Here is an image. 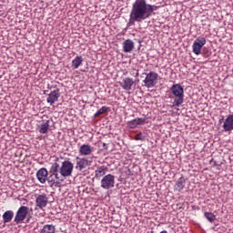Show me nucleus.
Returning <instances> with one entry per match:
<instances>
[{
  "label": "nucleus",
  "instance_id": "a878e982",
  "mask_svg": "<svg viewBox=\"0 0 233 233\" xmlns=\"http://www.w3.org/2000/svg\"><path fill=\"white\" fill-rule=\"evenodd\" d=\"M106 112H110V107L104 106L94 115V117H99V116L106 114Z\"/></svg>",
  "mask_w": 233,
  "mask_h": 233
},
{
  "label": "nucleus",
  "instance_id": "4468645a",
  "mask_svg": "<svg viewBox=\"0 0 233 233\" xmlns=\"http://www.w3.org/2000/svg\"><path fill=\"white\" fill-rule=\"evenodd\" d=\"M145 123H147L146 117H144V118L137 117V118L127 122V127H128V128H137V127L139 125H145Z\"/></svg>",
  "mask_w": 233,
  "mask_h": 233
},
{
  "label": "nucleus",
  "instance_id": "393cba45",
  "mask_svg": "<svg viewBox=\"0 0 233 233\" xmlns=\"http://www.w3.org/2000/svg\"><path fill=\"white\" fill-rule=\"evenodd\" d=\"M106 172V167L105 166H101L95 170V177L98 179V177H103Z\"/></svg>",
  "mask_w": 233,
  "mask_h": 233
},
{
  "label": "nucleus",
  "instance_id": "0eeeda50",
  "mask_svg": "<svg viewBox=\"0 0 233 233\" xmlns=\"http://www.w3.org/2000/svg\"><path fill=\"white\" fill-rule=\"evenodd\" d=\"M116 183V177L112 174H108L104 176L101 180V187L108 190L110 188H114V185Z\"/></svg>",
  "mask_w": 233,
  "mask_h": 233
},
{
  "label": "nucleus",
  "instance_id": "c756f323",
  "mask_svg": "<svg viewBox=\"0 0 233 233\" xmlns=\"http://www.w3.org/2000/svg\"><path fill=\"white\" fill-rule=\"evenodd\" d=\"M138 43H139V46H138L137 50H141V40H139Z\"/></svg>",
  "mask_w": 233,
  "mask_h": 233
},
{
  "label": "nucleus",
  "instance_id": "a211bd4d",
  "mask_svg": "<svg viewBox=\"0 0 233 233\" xmlns=\"http://www.w3.org/2000/svg\"><path fill=\"white\" fill-rule=\"evenodd\" d=\"M49 174H50L49 176L47 175L46 181L51 188L54 187V185H56V179H58V181H65V179L61 178L59 175H56L53 173H49Z\"/></svg>",
  "mask_w": 233,
  "mask_h": 233
},
{
  "label": "nucleus",
  "instance_id": "cd10ccee",
  "mask_svg": "<svg viewBox=\"0 0 233 233\" xmlns=\"http://www.w3.org/2000/svg\"><path fill=\"white\" fill-rule=\"evenodd\" d=\"M134 139L135 141H145V139H147V137L140 132L135 136Z\"/></svg>",
  "mask_w": 233,
  "mask_h": 233
},
{
  "label": "nucleus",
  "instance_id": "f8f14e48",
  "mask_svg": "<svg viewBox=\"0 0 233 233\" xmlns=\"http://www.w3.org/2000/svg\"><path fill=\"white\" fill-rule=\"evenodd\" d=\"M224 132H232L233 130V115H228L223 124Z\"/></svg>",
  "mask_w": 233,
  "mask_h": 233
},
{
  "label": "nucleus",
  "instance_id": "aec40b11",
  "mask_svg": "<svg viewBox=\"0 0 233 233\" xmlns=\"http://www.w3.org/2000/svg\"><path fill=\"white\" fill-rule=\"evenodd\" d=\"M38 132H40V134H48V130H50V120L43 121L38 126Z\"/></svg>",
  "mask_w": 233,
  "mask_h": 233
},
{
  "label": "nucleus",
  "instance_id": "5701e85b",
  "mask_svg": "<svg viewBox=\"0 0 233 233\" xmlns=\"http://www.w3.org/2000/svg\"><path fill=\"white\" fill-rule=\"evenodd\" d=\"M40 233H56V226L52 224H46L40 230Z\"/></svg>",
  "mask_w": 233,
  "mask_h": 233
},
{
  "label": "nucleus",
  "instance_id": "6e6552de",
  "mask_svg": "<svg viewBox=\"0 0 233 233\" xmlns=\"http://www.w3.org/2000/svg\"><path fill=\"white\" fill-rule=\"evenodd\" d=\"M207 45V39L205 37H198L193 43V52L196 56H199L201 54V49L203 46Z\"/></svg>",
  "mask_w": 233,
  "mask_h": 233
},
{
  "label": "nucleus",
  "instance_id": "4be33fe9",
  "mask_svg": "<svg viewBox=\"0 0 233 233\" xmlns=\"http://www.w3.org/2000/svg\"><path fill=\"white\" fill-rule=\"evenodd\" d=\"M83 64V56H76L75 59L72 60V68L74 70H77L79 66Z\"/></svg>",
  "mask_w": 233,
  "mask_h": 233
},
{
  "label": "nucleus",
  "instance_id": "39448f33",
  "mask_svg": "<svg viewBox=\"0 0 233 233\" xmlns=\"http://www.w3.org/2000/svg\"><path fill=\"white\" fill-rule=\"evenodd\" d=\"M74 172V164L70 160H65L60 166V175L62 177H70Z\"/></svg>",
  "mask_w": 233,
  "mask_h": 233
},
{
  "label": "nucleus",
  "instance_id": "f3484780",
  "mask_svg": "<svg viewBox=\"0 0 233 233\" xmlns=\"http://www.w3.org/2000/svg\"><path fill=\"white\" fill-rule=\"evenodd\" d=\"M94 152V147L88 144H84L79 148L80 156H90Z\"/></svg>",
  "mask_w": 233,
  "mask_h": 233
},
{
  "label": "nucleus",
  "instance_id": "72a5a7b5",
  "mask_svg": "<svg viewBox=\"0 0 233 233\" xmlns=\"http://www.w3.org/2000/svg\"><path fill=\"white\" fill-rule=\"evenodd\" d=\"M223 119H224V118L222 117V119H220L219 121H223Z\"/></svg>",
  "mask_w": 233,
  "mask_h": 233
},
{
  "label": "nucleus",
  "instance_id": "b1692460",
  "mask_svg": "<svg viewBox=\"0 0 233 233\" xmlns=\"http://www.w3.org/2000/svg\"><path fill=\"white\" fill-rule=\"evenodd\" d=\"M147 17L150 19L152 17V14L156 12V10H159V5H154L147 3Z\"/></svg>",
  "mask_w": 233,
  "mask_h": 233
},
{
  "label": "nucleus",
  "instance_id": "f257e3e1",
  "mask_svg": "<svg viewBox=\"0 0 233 233\" xmlns=\"http://www.w3.org/2000/svg\"><path fill=\"white\" fill-rule=\"evenodd\" d=\"M148 19V9L147 7V0H136L132 4L129 21L127 24V27L134 26L136 23H143Z\"/></svg>",
  "mask_w": 233,
  "mask_h": 233
},
{
  "label": "nucleus",
  "instance_id": "ddd939ff",
  "mask_svg": "<svg viewBox=\"0 0 233 233\" xmlns=\"http://www.w3.org/2000/svg\"><path fill=\"white\" fill-rule=\"evenodd\" d=\"M187 178H186L185 177H180L174 185V190L176 192H181V190H183V188H185V186L187 185Z\"/></svg>",
  "mask_w": 233,
  "mask_h": 233
},
{
  "label": "nucleus",
  "instance_id": "bb28decb",
  "mask_svg": "<svg viewBox=\"0 0 233 233\" xmlns=\"http://www.w3.org/2000/svg\"><path fill=\"white\" fill-rule=\"evenodd\" d=\"M204 218H206L209 223H214V221H216V215L212 212H205Z\"/></svg>",
  "mask_w": 233,
  "mask_h": 233
},
{
  "label": "nucleus",
  "instance_id": "423d86ee",
  "mask_svg": "<svg viewBox=\"0 0 233 233\" xmlns=\"http://www.w3.org/2000/svg\"><path fill=\"white\" fill-rule=\"evenodd\" d=\"M93 157H76V165L75 167L76 170L78 172H83L87 167L92 166Z\"/></svg>",
  "mask_w": 233,
  "mask_h": 233
},
{
  "label": "nucleus",
  "instance_id": "2eb2a0df",
  "mask_svg": "<svg viewBox=\"0 0 233 233\" xmlns=\"http://www.w3.org/2000/svg\"><path fill=\"white\" fill-rule=\"evenodd\" d=\"M57 161H59V157H56L55 162L52 163L49 174H56V176L61 174V165Z\"/></svg>",
  "mask_w": 233,
  "mask_h": 233
},
{
  "label": "nucleus",
  "instance_id": "9d476101",
  "mask_svg": "<svg viewBox=\"0 0 233 233\" xmlns=\"http://www.w3.org/2000/svg\"><path fill=\"white\" fill-rule=\"evenodd\" d=\"M47 177L48 170L46 167H42L36 172V179L39 181V183H42V185L46 183Z\"/></svg>",
  "mask_w": 233,
  "mask_h": 233
},
{
  "label": "nucleus",
  "instance_id": "473e14b6",
  "mask_svg": "<svg viewBox=\"0 0 233 233\" xmlns=\"http://www.w3.org/2000/svg\"><path fill=\"white\" fill-rule=\"evenodd\" d=\"M214 167H218V162L214 161Z\"/></svg>",
  "mask_w": 233,
  "mask_h": 233
},
{
  "label": "nucleus",
  "instance_id": "dca6fc26",
  "mask_svg": "<svg viewBox=\"0 0 233 233\" xmlns=\"http://www.w3.org/2000/svg\"><path fill=\"white\" fill-rule=\"evenodd\" d=\"M120 86H122L123 90H132V86H134V79L130 77H126L120 83Z\"/></svg>",
  "mask_w": 233,
  "mask_h": 233
},
{
  "label": "nucleus",
  "instance_id": "2f4dec72",
  "mask_svg": "<svg viewBox=\"0 0 233 233\" xmlns=\"http://www.w3.org/2000/svg\"><path fill=\"white\" fill-rule=\"evenodd\" d=\"M30 222V218H28L26 220H25V223H29Z\"/></svg>",
  "mask_w": 233,
  "mask_h": 233
},
{
  "label": "nucleus",
  "instance_id": "6ab92c4d",
  "mask_svg": "<svg viewBox=\"0 0 233 233\" xmlns=\"http://www.w3.org/2000/svg\"><path fill=\"white\" fill-rule=\"evenodd\" d=\"M134 50V41L131 39H127L126 41L123 42V51L126 54H128Z\"/></svg>",
  "mask_w": 233,
  "mask_h": 233
},
{
  "label": "nucleus",
  "instance_id": "1a4fd4ad",
  "mask_svg": "<svg viewBox=\"0 0 233 233\" xmlns=\"http://www.w3.org/2000/svg\"><path fill=\"white\" fill-rule=\"evenodd\" d=\"M59 88H56L53 91L50 92V94L48 95L46 101L47 103H49V105H54V103H56V101H58L59 97H61V93Z\"/></svg>",
  "mask_w": 233,
  "mask_h": 233
},
{
  "label": "nucleus",
  "instance_id": "c85d7f7f",
  "mask_svg": "<svg viewBox=\"0 0 233 233\" xmlns=\"http://www.w3.org/2000/svg\"><path fill=\"white\" fill-rule=\"evenodd\" d=\"M54 187H61V180H59V179L55 180Z\"/></svg>",
  "mask_w": 233,
  "mask_h": 233
},
{
  "label": "nucleus",
  "instance_id": "7c9ffc66",
  "mask_svg": "<svg viewBox=\"0 0 233 233\" xmlns=\"http://www.w3.org/2000/svg\"><path fill=\"white\" fill-rule=\"evenodd\" d=\"M103 147L106 150L108 148V147L106 146V143L103 144Z\"/></svg>",
  "mask_w": 233,
  "mask_h": 233
},
{
  "label": "nucleus",
  "instance_id": "9b49d317",
  "mask_svg": "<svg viewBox=\"0 0 233 233\" xmlns=\"http://www.w3.org/2000/svg\"><path fill=\"white\" fill-rule=\"evenodd\" d=\"M35 203L38 208H45L48 205V197H46V194L38 195Z\"/></svg>",
  "mask_w": 233,
  "mask_h": 233
},
{
  "label": "nucleus",
  "instance_id": "20e7f679",
  "mask_svg": "<svg viewBox=\"0 0 233 233\" xmlns=\"http://www.w3.org/2000/svg\"><path fill=\"white\" fill-rule=\"evenodd\" d=\"M146 75V78L144 80V86L147 88H154L156 85H157V77H159V75L154 71H150L149 73H144Z\"/></svg>",
  "mask_w": 233,
  "mask_h": 233
},
{
  "label": "nucleus",
  "instance_id": "f03ea898",
  "mask_svg": "<svg viewBox=\"0 0 233 233\" xmlns=\"http://www.w3.org/2000/svg\"><path fill=\"white\" fill-rule=\"evenodd\" d=\"M171 92L175 96L172 107H179L185 101V89L183 88V86L180 84H174L171 86Z\"/></svg>",
  "mask_w": 233,
  "mask_h": 233
},
{
  "label": "nucleus",
  "instance_id": "f704fd0d",
  "mask_svg": "<svg viewBox=\"0 0 233 233\" xmlns=\"http://www.w3.org/2000/svg\"><path fill=\"white\" fill-rule=\"evenodd\" d=\"M137 76H139V73H137Z\"/></svg>",
  "mask_w": 233,
  "mask_h": 233
},
{
  "label": "nucleus",
  "instance_id": "7ed1b4c3",
  "mask_svg": "<svg viewBox=\"0 0 233 233\" xmlns=\"http://www.w3.org/2000/svg\"><path fill=\"white\" fill-rule=\"evenodd\" d=\"M30 212V208L26 206H21L15 216V225H21V223H25V219L28 217V214Z\"/></svg>",
  "mask_w": 233,
  "mask_h": 233
},
{
  "label": "nucleus",
  "instance_id": "412c9836",
  "mask_svg": "<svg viewBox=\"0 0 233 233\" xmlns=\"http://www.w3.org/2000/svg\"><path fill=\"white\" fill-rule=\"evenodd\" d=\"M4 223H10L14 219V212L12 210L5 211L3 216Z\"/></svg>",
  "mask_w": 233,
  "mask_h": 233
}]
</instances>
